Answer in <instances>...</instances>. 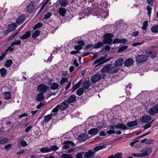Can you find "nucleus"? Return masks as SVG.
Here are the masks:
<instances>
[{
    "instance_id": "nucleus-1",
    "label": "nucleus",
    "mask_w": 158,
    "mask_h": 158,
    "mask_svg": "<svg viewBox=\"0 0 158 158\" xmlns=\"http://www.w3.org/2000/svg\"><path fill=\"white\" fill-rule=\"evenodd\" d=\"M119 69L114 67H111L110 64H107L103 68L101 71L103 73H114L118 71Z\"/></svg>"
},
{
    "instance_id": "nucleus-2",
    "label": "nucleus",
    "mask_w": 158,
    "mask_h": 158,
    "mask_svg": "<svg viewBox=\"0 0 158 158\" xmlns=\"http://www.w3.org/2000/svg\"><path fill=\"white\" fill-rule=\"evenodd\" d=\"M69 105V102L67 101H64L60 105H58L55 108L52 110V112L57 113L58 109L61 110H64Z\"/></svg>"
},
{
    "instance_id": "nucleus-3",
    "label": "nucleus",
    "mask_w": 158,
    "mask_h": 158,
    "mask_svg": "<svg viewBox=\"0 0 158 158\" xmlns=\"http://www.w3.org/2000/svg\"><path fill=\"white\" fill-rule=\"evenodd\" d=\"M113 35L110 33H107L104 35L103 37L104 40L102 42L103 44H109L112 42V38Z\"/></svg>"
},
{
    "instance_id": "nucleus-4",
    "label": "nucleus",
    "mask_w": 158,
    "mask_h": 158,
    "mask_svg": "<svg viewBox=\"0 0 158 158\" xmlns=\"http://www.w3.org/2000/svg\"><path fill=\"white\" fill-rule=\"evenodd\" d=\"M152 152V149L150 148H143L141 151L142 157L149 156Z\"/></svg>"
},
{
    "instance_id": "nucleus-5",
    "label": "nucleus",
    "mask_w": 158,
    "mask_h": 158,
    "mask_svg": "<svg viewBox=\"0 0 158 158\" xmlns=\"http://www.w3.org/2000/svg\"><path fill=\"white\" fill-rule=\"evenodd\" d=\"M103 45V43L102 42H98L94 45L91 44H88L86 47L85 49L92 50V49H94V48H98Z\"/></svg>"
},
{
    "instance_id": "nucleus-6",
    "label": "nucleus",
    "mask_w": 158,
    "mask_h": 158,
    "mask_svg": "<svg viewBox=\"0 0 158 158\" xmlns=\"http://www.w3.org/2000/svg\"><path fill=\"white\" fill-rule=\"evenodd\" d=\"M48 87L46 85L40 84L37 87V90L39 92L44 93L49 89Z\"/></svg>"
},
{
    "instance_id": "nucleus-7",
    "label": "nucleus",
    "mask_w": 158,
    "mask_h": 158,
    "mask_svg": "<svg viewBox=\"0 0 158 158\" xmlns=\"http://www.w3.org/2000/svg\"><path fill=\"white\" fill-rule=\"evenodd\" d=\"M147 57L144 55L141 54L138 55L136 58L137 62L139 63L144 62L147 60Z\"/></svg>"
},
{
    "instance_id": "nucleus-8",
    "label": "nucleus",
    "mask_w": 158,
    "mask_h": 158,
    "mask_svg": "<svg viewBox=\"0 0 158 158\" xmlns=\"http://www.w3.org/2000/svg\"><path fill=\"white\" fill-rule=\"evenodd\" d=\"M57 113L55 112H52L47 115L45 116L44 118V121L45 123H47L52 118V116H55L57 114Z\"/></svg>"
},
{
    "instance_id": "nucleus-9",
    "label": "nucleus",
    "mask_w": 158,
    "mask_h": 158,
    "mask_svg": "<svg viewBox=\"0 0 158 158\" xmlns=\"http://www.w3.org/2000/svg\"><path fill=\"white\" fill-rule=\"evenodd\" d=\"M35 6V4L34 2H31L27 7V12L29 13L32 12L34 10Z\"/></svg>"
},
{
    "instance_id": "nucleus-10",
    "label": "nucleus",
    "mask_w": 158,
    "mask_h": 158,
    "mask_svg": "<svg viewBox=\"0 0 158 158\" xmlns=\"http://www.w3.org/2000/svg\"><path fill=\"white\" fill-rule=\"evenodd\" d=\"M101 78V76L100 74H97L92 77L91 81L93 83H95L99 81Z\"/></svg>"
},
{
    "instance_id": "nucleus-11",
    "label": "nucleus",
    "mask_w": 158,
    "mask_h": 158,
    "mask_svg": "<svg viewBox=\"0 0 158 158\" xmlns=\"http://www.w3.org/2000/svg\"><path fill=\"white\" fill-rule=\"evenodd\" d=\"M63 144L64 145L63 146V148L65 149L69 148L70 146L74 145V143L73 142L70 141H65L63 142Z\"/></svg>"
},
{
    "instance_id": "nucleus-12",
    "label": "nucleus",
    "mask_w": 158,
    "mask_h": 158,
    "mask_svg": "<svg viewBox=\"0 0 158 158\" xmlns=\"http://www.w3.org/2000/svg\"><path fill=\"white\" fill-rule=\"evenodd\" d=\"M151 119V118L150 116L147 115L142 116L140 120L142 123H146L150 121Z\"/></svg>"
},
{
    "instance_id": "nucleus-13",
    "label": "nucleus",
    "mask_w": 158,
    "mask_h": 158,
    "mask_svg": "<svg viewBox=\"0 0 158 158\" xmlns=\"http://www.w3.org/2000/svg\"><path fill=\"white\" fill-rule=\"evenodd\" d=\"M105 58L104 57H102L97 60H96L94 62L95 64H96L99 63V64H103L107 61L110 60V59L108 60H105ZM98 64L97 65H98Z\"/></svg>"
},
{
    "instance_id": "nucleus-14",
    "label": "nucleus",
    "mask_w": 158,
    "mask_h": 158,
    "mask_svg": "<svg viewBox=\"0 0 158 158\" xmlns=\"http://www.w3.org/2000/svg\"><path fill=\"white\" fill-rule=\"evenodd\" d=\"M134 60L131 58H129L126 59L124 62V65L126 67H129L134 63Z\"/></svg>"
},
{
    "instance_id": "nucleus-15",
    "label": "nucleus",
    "mask_w": 158,
    "mask_h": 158,
    "mask_svg": "<svg viewBox=\"0 0 158 158\" xmlns=\"http://www.w3.org/2000/svg\"><path fill=\"white\" fill-rule=\"evenodd\" d=\"M128 41L127 39H115L114 40L112 41L113 44L117 43H123L124 44L126 43Z\"/></svg>"
},
{
    "instance_id": "nucleus-16",
    "label": "nucleus",
    "mask_w": 158,
    "mask_h": 158,
    "mask_svg": "<svg viewBox=\"0 0 158 158\" xmlns=\"http://www.w3.org/2000/svg\"><path fill=\"white\" fill-rule=\"evenodd\" d=\"M123 60L122 58H119L117 60L115 61L114 64V66L118 68L123 65Z\"/></svg>"
},
{
    "instance_id": "nucleus-17",
    "label": "nucleus",
    "mask_w": 158,
    "mask_h": 158,
    "mask_svg": "<svg viewBox=\"0 0 158 158\" xmlns=\"http://www.w3.org/2000/svg\"><path fill=\"white\" fill-rule=\"evenodd\" d=\"M158 111V106H156L153 107L151 108L149 110V113L151 115H153L156 113Z\"/></svg>"
},
{
    "instance_id": "nucleus-18",
    "label": "nucleus",
    "mask_w": 158,
    "mask_h": 158,
    "mask_svg": "<svg viewBox=\"0 0 158 158\" xmlns=\"http://www.w3.org/2000/svg\"><path fill=\"white\" fill-rule=\"evenodd\" d=\"M146 53L149 57H153L155 56V53L153 50L148 49L146 51Z\"/></svg>"
},
{
    "instance_id": "nucleus-19",
    "label": "nucleus",
    "mask_w": 158,
    "mask_h": 158,
    "mask_svg": "<svg viewBox=\"0 0 158 158\" xmlns=\"http://www.w3.org/2000/svg\"><path fill=\"white\" fill-rule=\"evenodd\" d=\"M25 16L21 15L16 20V22L19 24L22 23L24 20Z\"/></svg>"
},
{
    "instance_id": "nucleus-20",
    "label": "nucleus",
    "mask_w": 158,
    "mask_h": 158,
    "mask_svg": "<svg viewBox=\"0 0 158 158\" xmlns=\"http://www.w3.org/2000/svg\"><path fill=\"white\" fill-rule=\"evenodd\" d=\"M17 27V23H14L10 24L8 26V29L9 31H14Z\"/></svg>"
},
{
    "instance_id": "nucleus-21",
    "label": "nucleus",
    "mask_w": 158,
    "mask_h": 158,
    "mask_svg": "<svg viewBox=\"0 0 158 158\" xmlns=\"http://www.w3.org/2000/svg\"><path fill=\"white\" fill-rule=\"evenodd\" d=\"M94 155V153L92 151H89L84 155L85 158H91Z\"/></svg>"
},
{
    "instance_id": "nucleus-22",
    "label": "nucleus",
    "mask_w": 158,
    "mask_h": 158,
    "mask_svg": "<svg viewBox=\"0 0 158 158\" xmlns=\"http://www.w3.org/2000/svg\"><path fill=\"white\" fill-rule=\"evenodd\" d=\"M88 139V135L86 134H83L80 135L78 138V140L81 141L86 140Z\"/></svg>"
},
{
    "instance_id": "nucleus-23",
    "label": "nucleus",
    "mask_w": 158,
    "mask_h": 158,
    "mask_svg": "<svg viewBox=\"0 0 158 158\" xmlns=\"http://www.w3.org/2000/svg\"><path fill=\"white\" fill-rule=\"evenodd\" d=\"M31 33L29 31H27L23 35L21 36L20 38L22 40H25L31 36Z\"/></svg>"
},
{
    "instance_id": "nucleus-24",
    "label": "nucleus",
    "mask_w": 158,
    "mask_h": 158,
    "mask_svg": "<svg viewBox=\"0 0 158 158\" xmlns=\"http://www.w3.org/2000/svg\"><path fill=\"white\" fill-rule=\"evenodd\" d=\"M88 15L89 14L88 10H85L83 11L82 13L79 14V18L81 19L82 18H85L86 16H88Z\"/></svg>"
},
{
    "instance_id": "nucleus-25",
    "label": "nucleus",
    "mask_w": 158,
    "mask_h": 158,
    "mask_svg": "<svg viewBox=\"0 0 158 158\" xmlns=\"http://www.w3.org/2000/svg\"><path fill=\"white\" fill-rule=\"evenodd\" d=\"M115 127L117 128H119L123 130H127L128 129L127 127L125 125L122 124H119L115 125Z\"/></svg>"
},
{
    "instance_id": "nucleus-26",
    "label": "nucleus",
    "mask_w": 158,
    "mask_h": 158,
    "mask_svg": "<svg viewBox=\"0 0 158 158\" xmlns=\"http://www.w3.org/2000/svg\"><path fill=\"white\" fill-rule=\"evenodd\" d=\"M44 94L43 93H40L38 94L36 99L38 101H41L44 99Z\"/></svg>"
},
{
    "instance_id": "nucleus-27",
    "label": "nucleus",
    "mask_w": 158,
    "mask_h": 158,
    "mask_svg": "<svg viewBox=\"0 0 158 158\" xmlns=\"http://www.w3.org/2000/svg\"><path fill=\"white\" fill-rule=\"evenodd\" d=\"M98 129L96 128H94L89 130L88 133L90 135H96L98 132Z\"/></svg>"
},
{
    "instance_id": "nucleus-28",
    "label": "nucleus",
    "mask_w": 158,
    "mask_h": 158,
    "mask_svg": "<svg viewBox=\"0 0 158 158\" xmlns=\"http://www.w3.org/2000/svg\"><path fill=\"white\" fill-rule=\"evenodd\" d=\"M90 85V82L89 81H86L83 83L82 88L84 90L87 89Z\"/></svg>"
},
{
    "instance_id": "nucleus-29",
    "label": "nucleus",
    "mask_w": 158,
    "mask_h": 158,
    "mask_svg": "<svg viewBox=\"0 0 158 158\" xmlns=\"http://www.w3.org/2000/svg\"><path fill=\"white\" fill-rule=\"evenodd\" d=\"M138 122L137 121L135 120L128 122L127 123V125L129 127H133L136 126Z\"/></svg>"
},
{
    "instance_id": "nucleus-30",
    "label": "nucleus",
    "mask_w": 158,
    "mask_h": 158,
    "mask_svg": "<svg viewBox=\"0 0 158 158\" xmlns=\"http://www.w3.org/2000/svg\"><path fill=\"white\" fill-rule=\"evenodd\" d=\"M106 145L105 144H103L102 145L97 146L94 148V151L97 152L100 150L105 148H106Z\"/></svg>"
},
{
    "instance_id": "nucleus-31",
    "label": "nucleus",
    "mask_w": 158,
    "mask_h": 158,
    "mask_svg": "<svg viewBox=\"0 0 158 158\" xmlns=\"http://www.w3.org/2000/svg\"><path fill=\"white\" fill-rule=\"evenodd\" d=\"M151 30L153 33H158V25H155L152 26L151 28Z\"/></svg>"
},
{
    "instance_id": "nucleus-32",
    "label": "nucleus",
    "mask_w": 158,
    "mask_h": 158,
    "mask_svg": "<svg viewBox=\"0 0 158 158\" xmlns=\"http://www.w3.org/2000/svg\"><path fill=\"white\" fill-rule=\"evenodd\" d=\"M76 96L75 95H72L70 96L68 99V102L69 103L73 102L76 99Z\"/></svg>"
},
{
    "instance_id": "nucleus-33",
    "label": "nucleus",
    "mask_w": 158,
    "mask_h": 158,
    "mask_svg": "<svg viewBox=\"0 0 158 158\" xmlns=\"http://www.w3.org/2000/svg\"><path fill=\"white\" fill-rule=\"evenodd\" d=\"M40 151L43 153H48L50 152L49 148L44 147L41 148L40 149Z\"/></svg>"
},
{
    "instance_id": "nucleus-34",
    "label": "nucleus",
    "mask_w": 158,
    "mask_h": 158,
    "mask_svg": "<svg viewBox=\"0 0 158 158\" xmlns=\"http://www.w3.org/2000/svg\"><path fill=\"white\" fill-rule=\"evenodd\" d=\"M1 75L2 77H4L6 74L7 70L5 68H2L0 70Z\"/></svg>"
},
{
    "instance_id": "nucleus-35",
    "label": "nucleus",
    "mask_w": 158,
    "mask_h": 158,
    "mask_svg": "<svg viewBox=\"0 0 158 158\" xmlns=\"http://www.w3.org/2000/svg\"><path fill=\"white\" fill-rule=\"evenodd\" d=\"M6 125L7 126V127H8V128H7L8 130L14 129L15 127L13 123H12L11 122H7L6 123Z\"/></svg>"
},
{
    "instance_id": "nucleus-36",
    "label": "nucleus",
    "mask_w": 158,
    "mask_h": 158,
    "mask_svg": "<svg viewBox=\"0 0 158 158\" xmlns=\"http://www.w3.org/2000/svg\"><path fill=\"white\" fill-rule=\"evenodd\" d=\"M59 3L61 6H66L68 4V2L65 1V0H59Z\"/></svg>"
},
{
    "instance_id": "nucleus-37",
    "label": "nucleus",
    "mask_w": 158,
    "mask_h": 158,
    "mask_svg": "<svg viewBox=\"0 0 158 158\" xmlns=\"http://www.w3.org/2000/svg\"><path fill=\"white\" fill-rule=\"evenodd\" d=\"M66 10L65 9L61 7L58 10V13L64 16L65 14Z\"/></svg>"
},
{
    "instance_id": "nucleus-38",
    "label": "nucleus",
    "mask_w": 158,
    "mask_h": 158,
    "mask_svg": "<svg viewBox=\"0 0 158 158\" xmlns=\"http://www.w3.org/2000/svg\"><path fill=\"white\" fill-rule=\"evenodd\" d=\"M8 141V139L6 137L0 138V144H3Z\"/></svg>"
},
{
    "instance_id": "nucleus-39",
    "label": "nucleus",
    "mask_w": 158,
    "mask_h": 158,
    "mask_svg": "<svg viewBox=\"0 0 158 158\" xmlns=\"http://www.w3.org/2000/svg\"><path fill=\"white\" fill-rule=\"evenodd\" d=\"M59 86V84L57 83H54L51 85V88L52 90L57 89Z\"/></svg>"
},
{
    "instance_id": "nucleus-40",
    "label": "nucleus",
    "mask_w": 158,
    "mask_h": 158,
    "mask_svg": "<svg viewBox=\"0 0 158 158\" xmlns=\"http://www.w3.org/2000/svg\"><path fill=\"white\" fill-rule=\"evenodd\" d=\"M5 98L7 100L10 99L11 98V94L9 92H6L4 93Z\"/></svg>"
},
{
    "instance_id": "nucleus-41",
    "label": "nucleus",
    "mask_w": 158,
    "mask_h": 158,
    "mask_svg": "<svg viewBox=\"0 0 158 158\" xmlns=\"http://www.w3.org/2000/svg\"><path fill=\"white\" fill-rule=\"evenodd\" d=\"M84 89L82 88H80L77 91V94L78 96H81L83 94L84 92Z\"/></svg>"
},
{
    "instance_id": "nucleus-42",
    "label": "nucleus",
    "mask_w": 158,
    "mask_h": 158,
    "mask_svg": "<svg viewBox=\"0 0 158 158\" xmlns=\"http://www.w3.org/2000/svg\"><path fill=\"white\" fill-rule=\"evenodd\" d=\"M40 33V31L38 30H37L32 34V37L33 38H35L38 36Z\"/></svg>"
},
{
    "instance_id": "nucleus-43",
    "label": "nucleus",
    "mask_w": 158,
    "mask_h": 158,
    "mask_svg": "<svg viewBox=\"0 0 158 158\" xmlns=\"http://www.w3.org/2000/svg\"><path fill=\"white\" fill-rule=\"evenodd\" d=\"M12 61L11 60H7L5 63V66L6 67H9L12 64Z\"/></svg>"
},
{
    "instance_id": "nucleus-44",
    "label": "nucleus",
    "mask_w": 158,
    "mask_h": 158,
    "mask_svg": "<svg viewBox=\"0 0 158 158\" xmlns=\"http://www.w3.org/2000/svg\"><path fill=\"white\" fill-rule=\"evenodd\" d=\"M128 48V47L127 46H122L120 48H119L118 51L117 52L118 53H119L121 52L125 49H127Z\"/></svg>"
},
{
    "instance_id": "nucleus-45",
    "label": "nucleus",
    "mask_w": 158,
    "mask_h": 158,
    "mask_svg": "<svg viewBox=\"0 0 158 158\" xmlns=\"http://www.w3.org/2000/svg\"><path fill=\"white\" fill-rule=\"evenodd\" d=\"M84 154V152H81L80 153H78L75 156V158H83V155Z\"/></svg>"
},
{
    "instance_id": "nucleus-46",
    "label": "nucleus",
    "mask_w": 158,
    "mask_h": 158,
    "mask_svg": "<svg viewBox=\"0 0 158 158\" xmlns=\"http://www.w3.org/2000/svg\"><path fill=\"white\" fill-rule=\"evenodd\" d=\"M27 145V142L24 140L21 141L19 144V146L20 147L21 146L25 147Z\"/></svg>"
},
{
    "instance_id": "nucleus-47",
    "label": "nucleus",
    "mask_w": 158,
    "mask_h": 158,
    "mask_svg": "<svg viewBox=\"0 0 158 158\" xmlns=\"http://www.w3.org/2000/svg\"><path fill=\"white\" fill-rule=\"evenodd\" d=\"M68 82V79L66 77H63L61 78L60 81V84L61 85H63L65 84L66 82Z\"/></svg>"
},
{
    "instance_id": "nucleus-48",
    "label": "nucleus",
    "mask_w": 158,
    "mask_h": 158,
    "mask_svg": "<svg viewBox=\"0 0 158 158\" xmlns=\"http://www.w3.org/2000/svg\"><path fill=\"white\" fill-rule=\"evenodd\" d=\"M108 16V11H106L105 12L104 11V12H103L101 15V17L104 19H105L106 17H107Z\"/></svg>"
},
{
    "instance_id": "nucleus-49",
    "label": "nucleus",
    "mask_w": 158,
    "mask_h": 158,
    "mask_svg": "<svg viewBox=\"0 0 158 158\" xmlns=\"http://www.w3.org/2000/svg\"><path fill=\"white\" fill-rule=\"evenodd\" d=\"M49 148L50 152L51 151H55L58 150L59 149V147L54 145L51 146L50 148Z\"/></svg>"
},
{
    "instance_id": "nucleus-50",
    "label": "nucleus",
    "mask_w": 158,
    "mask_h": 158,
    "mask_svg": "<svg viewBox=\"0 0 158 158\" xmlns=\"http://www.w3.org/2000/svg\"><path fill=\"white\" fill-rule=\"evenodd\" d=\"M21 41L20 40H16L12 43L11 45L12 46H13L15 45H18L20 44H21Z\"/></svg>"
},
{
    "instance_id": "nucleus-51",
    "label": "nucleus",
    "mask_w": 158,
    "mask_h": 158,
    "mask_svg": "<svg viewBox=\"0 0 158 158\" xmlns=\"http://www.w3.org/2000/svg\"><path fill=\"white\" fill-rule=\"evenodd\" d=\"M9 51V49H7L5 53L2 55L0 56V61L2 60L5 57L6 55L7 54V52H8Z\"/></svg>"
},
{
    "instance_id": "nucleus-52",
    "label": "nucleus",
    "mask_w": 158,
    "mask_h": 158,
    "mask_svg": "<svg viewBox=\"0 0 158 158\" xmlns=\"http://www.w3.org/2000/svg\"><path fill=\"white\" fill-rule=\"evenodd\" d=\"M62 157L63 158H72V156L70 154H64L62 156Z\"/></svg>"
},
{
    "instance_id": "nucleus-53",
    "label": "nucleus",
    "mask_w": 158,
    "mask_h": 158,
    "mask_svg": "<svg viewBox=\"0 0 158 158\" xmlns=\"http://www.w3.org/2000/svg\"><path fill=\"white\" fill-rule=\"evenodd\" d=\"M82 81L81 80H80L75 85V86L73 87L74 89H76L78 88L81 85V84Z\"/></svg>"
},
{
    "instance_id": "nucleus-54",
    "label": "nucleus",
    "mask_w": 158,
    "mask_h": 158,
    "mask_svg": "<svg viewBox=\"0 0 158 158\" xmlns=\"http://www.w3.org/2000/svg\"><path fill=\"white\" fill-rule=\"evenodd\" d=\"M12 146V144H10L6 145L4 147V148L6 150H9L11 149Z\"/></svg>"
},
{
    "instance_id": "nucleus-55",
    "label": "nucleus",
    "mask_w": 158,
    "mask_h": 158,
    "mask_svg": "<svg viewBox=\"0 0 158 158\" xmlns=\"http://www.w3.org/2000/svg\"><path fill=\"white\" fill-rule=\"evenodd\" d=\"M131 84H129L126 88V92L129 95H130L131 93L128 90L129 89H131Z\"/></svg>"
},
{
    "instance_id": "nucleus-56",
    "label": "nucleus",
    "mask_w": 158,
    "mask_h": 158,
    "mask_svg": "<svg viewBox=\"0 0 158 158\" xmlns=\"http://www.w3.org/2000/svg\"><path fill=\"white\" fill-rule=\"evenodd\" d=\"M148 25L147 21H146L143 23L142 27V28L143 30H145L146 29Z\"/></svg>"
},
{
    "instance_id": "nucleus-57",
    "label": "nucleus",
    "mask_w": 158,
    "mask_h": 158,
    "mask_svg": "<svg viewBox=\"0 0 158 158\" xmlns=\"http://www.w3.org/2000/svg\"><path fill=\"white\" fill-rule=\"evenodd\" d=\"M122 153L118 152L114 155L115 158H122Z\"/></svg>"
},
{
    "instance_id": "nucleus-58",
    "label": "nucleus",
    "mask_w": 158,
    "mask_h": 158,
    "mask_svg": "<svg viewBox=\"0 0 158 158\" xmlns=\"http://www.w3.org/2000/svg\"><path fill=\"white\" fill-rule=\"evenodd\" d=\"M52 14L50 12L48 13L47 14H46L45 16L43 18L44 19H48L51 16Z\"/></svg>"
},
{
    "instance_id": "nucleus-59",
    "label": "nucleus",
    "mask_w": 158,
    "mask_h": 158,
    "mask_svg": "<svg viewBox=\"0 0 158 158\" xmlns=\"http://www.w3.org/2000/svg\"><path fill=\"white\" fill-rule=\"evenodd\" d=\"M5 14V12L3 10L0 9V20L4 16Z\"/></svg>"
},
{
    "instance_id": "nucleus-60",
    "label": "nucleus",
    "mask_w": 158,
    "mask_h": 158,
    "mask_svg": "<svg viewBox=\"0 0 158 158\" xmlns=\"http://www.w3.org/2000/svg\"><path fill=\"white\" fill-rule=\"evenodd\" d=\"M154 121L152 120L151 122L149 123H147L144 126V129H147V128L150 127L151 126V123H152Z\"/></svg>"
},
{
    "instance_id": "nucleus-61",
    "label": "nucleus",
    "mask_w": 158,
    "mask_h": 158,
    "mask_svg": "<svg viewBox=\"0 0 158 158\" xmlns=\"http://www.w3.org/2000/svg\"><path fill=\"white\" fill-rule=\"evenodd\" d=\"M131 155L134 157H142L141 153H132Z\"/></svg>"
},
{
    "instance_id": "nucleus-62",
    "label": "nucleus",
    "mask_w": 158,
    "mask_h": 158,
    "mask_svg": "<svg viewBox=\"0 0 158 158\" xmlns=\"http://www.w3.org/2000/svg\"><path fill=\"white\" fill-rule=\"evenodd\" d=\"M42 26V24L41 23H39L36 24L34 27V29H35L37 28L41 27Z\"/></svg>"
},
{
    "instance_id": "nucleus-63",
    "label": "nucleus",
    "mask_w": 158,
    "mask_h": 158,
    "mask_svg": "<svg viewBox=\"0 0 158 158\" xmlns=\"http://www.w3.org/2000/svg\"><path fill=\"white\" fill-rule=\"evenodd\" d=\"M75 48L77 50H80L82 49V47L81 45H76L75 46Z\"/></svg>"
},
{
    "instance_id": "nucleus-64",
    "label": "nucleus",
    "mask_w": 158,
    "mask_h": 158,
    "mask_svg": "<svg viewBox=\"0 0 158 158\" xmlns=\"http://www.w3.org/2000/svg\"><path fill=\"white\" fill-rule=\"evenodd\" d=\"M154 142L153 139H149L146 142V144H152Z\"/></svg>"
}]
</instances>
